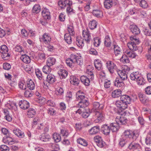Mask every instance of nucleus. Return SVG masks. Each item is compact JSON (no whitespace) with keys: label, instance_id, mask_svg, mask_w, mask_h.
<instances>
[{"label":"nucleus","instance_id":"nucleus-39","mask_svg":"<svg viewBox=\"0 0 151 151\" xmlns=\"http://www.w3.org/2000/svg\"><path fill=\"white\" fill-rule=\"evenodd\" d=\"M125 53L128 57L133 58H135L137 55L133 51H131L129 50H126Z\"/></svg>","mask_w":151,"mask_h":151},{"label":"nucleus","instance_id":"nucleus-60","mask_svg":"<svg viewBox=\"0 0 151 151\" xmlns=\"http://www.w3.org/2000/svg\"><path fill=\"white\" fill-rule=\"evenodd\" d=\"M18 86L19 88L23 90H25L26 88V85L25 82L23 81H20L19 83Z\"/></svg>","mask_w":151,"mask_h":151},{"label":"nucleus","instance_id":"nucleus-7","mask_svg":"<svg viewBox=\"0 0 151 151\" xmlns=\"http://www.w3.org/2000/svg\"><path fill=\"white\" fill-rule=\"evenodd\" d=\"M106 67L108 70L111 73L114 72V70L116 69V65L111 61H108L106 63Z\"/></svg>","mask_w":151,"mask_h":151},{"label":"nucleus","instance_id":"nucleus-23","mask_svg":"<svg viewBox=\"0 0 151 151\" xmlns=\"http://www.w3.org/2000/svg\"><path fill=\"white\" fill-rule=\"evenodd\" d=\"M136 43L134 42H131L128 43L127 45L130 50H132L133 51H135L138 49Z\"/></svg>","mask_w":151,"mask_h":151},{"label":"nucleus","instance_id":"nucleus-42","mask_svg":"<svg viewBox=\"0 0 151 151\" xmlns=\"http://www.w3.org/2000/svg\"><path fill=\"white\" fill-rule=\"evenodd\" d=\"M136 81L139 85H143L145 83V80L141 75Z\"/></svg>","mask_w":151,"mask_h":151},{"label":"nucleus","instance_id":"nucleus-17","mask_svg":"<svg viewBox=\"0 0 151 151\" xmlns=\"http://www.w3.org/2000/svg\"><path fill=\"white\" fill-rule=\"evenodd\" d=\"M55 78L54 75L49 73L47 75L46 81L50 84H52L55 81Z\"/></svg>","mask_w":151,"mask_h":151},{"label":"nucleus","instance_id":"nucleus-32","mask_svg":"<svg viewBox=\"0 0 151 151\" xmlns=\"http://www.w3.org/2000/svg\"><path fill=\"white\" fill-rule=\"evenodd\" d=\"M20 58L22 61L26 63H28L30 62V57L27 55L22 54Z\"/></svg>","mask_w":151,"mask_h":151},{"label":"nucleus","instance_id":"nucleus-61","mask_svg":"<svg viewBox=\"0 0 151 151\" xmlns=\"http://www.w3.org/2000/svg\"><path fill=\"white\" fill-rule=\"evenodd\" d=\"M139 5L141 7L144 8H146L148 5L147 2L145 0H141Z\"/></svg>","mask_w":151,"mask_h":151},{"label":"nucleus","instance_id":"nucleus-4","mask_svg":"<svg viewBox=\"0 0 151 151\" xmlns=\"http://www.w3.org/2000/svg\"><path fill=\"white\" fill-rule=\"evenodd\" d=\"M95 114L94 117L96 119L95 120L96 123L101 122L104 119V114L101 111H98L93 112Z\"/></svg>","mask_w":151,"mask_h":151},{"label":"nucleus","instance_id":"nucleus-27","mask_svg":"<svg viewBox=\"0 0 151 151\" xmlns=\"http://www.w3.org/2000/svg\"><path fill=\"white\" fill-rule=\"evenodd\" d=\"M27 87L30 90H33L35 88V85L33 81L30 79H28L27 81Z\"/></svg>","mask_w":151,"mask_h":151},{"label":"nucleus","instance_id":"nucleus-3","mask_svg":"<svg viewBox=\"0 0 151 151\" xmlns=\"http://www.w3.org/2000/svg\"><path fill=\"white\" fill-rule=\"evenodd\" d=\"M86 107L80 108V109L75 111V113H78L80 114H81V116L83 118H87L90 115V113L88 109H86Z\"/></svg>","mask_w":151,"mask_h":151},{"label":"nucleus","instance_id":"nucleus-10","mask_svg":"<svg viewBox=\"0 0 151 151\" xmlns=\"http://www.w3.org/2000/svg\"><path fill=\"white\" fill-rule=\"evenodd\" d=\"M129 28L131 31L134 35H138L140 33V30L136 25H131Z\"/></svg>","mask_w":151,"mask_h":151},{"label":"nucleus","instance_id":"nucleus-20","mask_svg":"<svg viewBox=\"0 0 151 151\" xmlns=\"http://www.w3.org/2000/svg\"><path fill=\"white\" fill-rule=\"evenodd\" d=\"M131 142V141H129L124 137H122L119 140V145L121 147H123L126 144H129Z\"/></svg>","mask_w":151,"mask_h":151},{"label":"nucleus","instance_id":"nucleus-25","mask_svg":"<svg viewBox=\"0 0 151 151\" xmlns=\"http://www.w3.org/2000/svg\"><path fill=\"white\" fill-rule=\"evenodd\" d=\"M127 74L125 70H119L118 72V75L120 79L123 80L127 79Z\"/></svg>","mask_w":151,"mask_h":151},{"label":"nucleus","instance_id":"nucleus-31","mask_svg":"<svg viewBox=\"0 0 151 151\" xmlns=\"http://www.w3.org/2000/svg\"><path fill=\"white\" fill-rule=\"evenodd\" d=\"M115 104L118 107L124 109L127 108V106L125 105L124 103L121 101V99L120 100L116 101Z\"/></svg>","mask_w":151,"mask_h":151},{"label":"nucleus","instance_id":"nucleus-24","mask_svg":"<svg viewBox=\"0 0 151 151\" xmlns=\"http://www.w3.org/2000/svg\"><path fill=\"white\" fill-rule=\"evenodd\" d=\"M3 141L5 144H8L9 145H12L14 143V142L13 140V139L10 136L9 137H4L3 139Z\"/></svg>","mask_w":151,"mask_h":151},{"label":"nucleus","instance_id":"nucleus-46","mask_svg":"<svg viewBox=\"0 0 151 151\" xmlns=\"http://www.w3.org/2000/svg\"><path fill=\"white\" fill-rule=\"evenodd\" d=\"M121 62L123 63H129V60L128 57L125 54L123 55L120 59Z\"/></svg>","mask_w":151,"mask_h":151},{"label":"nucleus","instance_id":"nucleus-9","mask_svg":"<svg viewBox=\"0 0 151 151\" xmlns=\"http://www.w3.org/2000/svg\"><path fill=\"white\" fill-rule=\"evenodd\" d=\"M120 99L127 106L128 104H130L131 102V98L128 95H123L121 96Z\"/></svg>","mask_w":151,"mask_h":151},{"label":"nucleus","instance_id":"nucleus-47","mask_svg":"<svg viewBox=\"0 0 151 151\" xmlns=\"http://www.w3.org/2000/svg\"><path fill=\"white\" fill-rule=\"evenodd\" d=\"M36 114V111L33 108H30L27 112V115L29 117H32Z\"/></svg>","mask_w":151,"mask_h":151},{"label":"nucleus","instance_id":"nucleus-21","mask_svg":"<svg viewBox=\"0 0 151 151\" xmlns=\"http://www.w3.org/2000/svg\"><path fill=\"white\" fill-rule=\"evenodd\" d=\"M81 81L86 86L90 85V82L89 78L85 76H82L80 78Z\"/></svg>","mask_w":151,"mask_h":151},{"label":"nucleus","instance_id":"nucleus-36","mask_svg":"<svg viewBox=\"0 0 151 151\" xmlns=\"http://www.w3.org/2000/svg\"><path fill=\"white\" fill-rule=\"evenodd\" d=\"M92 13L93 15L98 18L101 17L103 16L102 12L100 10H94Z\"/></svg>","mask_w":151,"mask_h":151},{"label":"nucleus","instance_id":"nucleus-50","mask_svg":"<svg viewBox=\"0 0 151 151\" xmlns=\"http://www.w3.org/2000/svg\"><path fill=\"white\" fill-rule=\"evenodd\" d=\"M50 66H48L47 65L44 66L42 69L43 72L46 74H49L51 72L52 69Z\"/></svg>","mask_w":151,"mask_h":151},{"label":"nucleus","instance_id":"nucleus-40","mask_svg":"<svg viewBox=\"0 0 151 151\" xmlns=\"http://www.w3.org/2000/svg\"><path fill=\"white\" fill-rule=\"evenodd\" d=\"M97 25V22L94 19L90 21L89 22L88 25L89 28L91 29H94L96 28Z\"/></svg>","mask_w":151,"mask_h":151},{"label":"nucleus","instance_id":"nucleus-54","mask_svg":"<svg viewBox=\"0 0 151 151\" xmlns=\"http://www.w3.org/2000/svg\"><path fill=\"white\" fill-rule=\"evenodd\" d=\"M53 138L55 141L56 142H59L61 139L60 136L59 134L57 133H54L53 134Z\"/></svg>","mask_w":151,"mask_h":151},{"label":"nucleus","instance_id":"nucleus-64","mask_svg":"<svg viewBox=\"0 0 151 151\" xmlns=\"http://www.w3.org/2000/svg\"><path fill=\"white\" fill-rule=\"evenodd\" d=\"M48 113L51 115H53L56 114V111L54 108L51 107L48 109Z\"/></svg>","mask_w":151,"mask_h":151},{"label":"nucleus","instance_id":"nucleus-26","mask_svg":"<svg viewBox=\"0 0 151 151\" xmlns=\"http://www.w3.org/2000/svg\"><path fill=\"white\" fill-rule=\"evenodd\" d=\"M99 126H96L92 128L89 130L88 132L91 134H95L99 132Z\"/></svg>","mask_w":151,"mask_h":151},{"label":"nucleus","instance_id":"nucleus-22","mask_svg":"<svg viewBox=\"0 0 151 151\" xmlns=\"http://www.w3.org/2000/svg\"><path fill=\"white\" fill-rule=\"evenodd\" d=\"M123 80L119 78H116L114 81V85L117 87H122L124 85V83Z\"/></svg>","mask_w":151,"mask_h":151},{"label":"nucleus","instance_id":"nucleus-55","mask_svg":"<svg viewBox=\"0 0 151 151\" xmlns=\"http://www.w3.org/2000/svg\"><path fill=\"white\" fill-rule=\"evenodd\" d=\"M14 50L22 54L24 53V50L22 47L19 45L16 46L14 48Z\"/></svg>","mask_w":151,"mask_h":151},{"label":"nucleus","instance_id":"nucleus-45","mask_svg":"<svg viewBox=\"0 0 151 151\" xmlns=\"http://www.w3.org/2000/svg\"><path fill=\"white\" fill-rule=\"evenodd\" d=\"M77 143L84 146H86L88 145L87 142L83 139L79 138L77 140Z\"/></svg>","mask_w":151,"mask_h":151},{"label":"nucleus","instance_id":"nucleus-19","mask_svg":"<svg viewBox=\"0 0 151 151\" xmlns=\"http://www.w3.org/2000/svg\"><path fill=\"white\" fill-rule=\"evenodd\" d=\"M132 131L130 130H125L123 134V137L128 139L129 141L132 140V134H131Z\"/></svg>","mask_w":151,"mask_h":151},{"label":"nucleus","instance_id":"nucleus-44","mask_svg":"<svg viewBox=\"0 0 151 151\" xmlns=\"http://www.w3.org/2000/svg\"><path fill=\"white\" fill-rule=\"evenodd\" d=\"M71 35L68 33L65 34L64 35V39L65 41L69 44H70L72 42V38L70 36Z\"/></svg>","mask_w":151,"mask_h":151},{"label":"nucleus","instance_id":"nucleus-12","mask_svg":"<svg viewBox=\"0 0 151 151\" xmlns=\"http://www.w3.org/2000/svg\"><path fill=\"white\" fill-rule=\"evenodd\" d=\"M20 107L24 109H26L28 108L29 106V103L25 100H22L20 101L19 103Z\"/></svg>","mask_w":151,"mask_h":151},{"label":"nucleus","instance_id":"nucleus-5","mask_svg":"<svg viewBox=\"0 0 151 151\" xmlns=\"http://www.w3.org/2000/svg\"><path fill=\"white\" fill-rule=\"evenodd\" d=\"M8 48L7 46L5 45H1L0 47V52L3 54L2 57L3 58H7L10 56V55L8 53Z\"/></svg>","mask_w":151,"mask_h":151},{"label":"nucleus","instance_id":"nucleus-33","mask_svg":"<svg viewBox=\"0 0 151 151\" xmlns=\"http://www.w3.org/2000/svg\"><path fill=\"white\" fill-rule=\"evenodd\" d=\"M119 124L116 123H111L109 126L110 130L112 132H117L119 129Z\"/></svg>","mask_w":151,"mask_h":151},{"label":"nucleus","instance_id":"nucleus-13","mask_svg":"<svg viewBox=\"0 0 151 151\" xmlns=\"http://www.w3.org/2000/svg\"><path fill=\"white\" fill-rule=\"evenodd\" d=\"M101 130L104 135H109L111 130L109 126L107 124H104L102 126Z\"/></svg>","mask_w":151,"mask_h":151},{"label":"nucleus","instance_id":"nucleus-48","mask_svg":"<svg viewBox=\"0 0 151 151\" xmlns=\"http://www.w3.org/2000/svg\"><path fill=\"white\" fill-rule=\"evenodd\" d=\"M94 41V46L96 47H99L101 43V41L100 38L99 37H95L93 38Z\"/></svg>","mask_w":151,"mask_h":151},{"label":"nucleus","instance_id":"nucleus-16","mask_svg":"<svg viewBox=\"0 0 151 151\" xmlns=\"http://www.w3.org/2000/svg\"><path fill=\"white\" fill-rule=\"evenodd\" d=\"M58 74L61 79L65 78L68 74V72L65 70L60 69L58 72Z\"/></svg>","mask_w":151,"mask_h":151},{"label":"nucleus","instance_id":"nucleus-53","mask_svg":"<svg viewBox=\"0 0 151 151\" xmlns=\"http://www.w3.org/2000/svg\"><path fill=\"white\" fill-rule=\"evenodd\" d=\"M139 97L141 102L143 104L148 101L147 98L145 95L140 94L139 95Z\"/></svg>","mask_w":151,"mask_h":151},{"label":"nucleus","instance_id":"nucleus-30","mask_svg":"<svg viewBox=\"0 0 151 151\" xmlns=\"http://www.w3.org/2000/svg\"><path fill=\"white\" fill-rule=\"evenodd\" d=\"M55 59L54 57H50L48 58L47 60V65L48 66H52L55 63Z\"/></svg>","mask_w":151,"mask_h":151},{"label":"nucleus","instance_id":"nucleus-38","mask_svg":"<svg viewBox=\"0 0 151 151\" xmlns=\"http://www.w3.org/2000/svg\"><path fill=\"white\" fill-rule=\"evenodd\" d=\"M94 63L95 68L98 70H100L102 66L101 61L99 59H97L94 60Z\"/></svg>","mask_w":151,"mask_h":151},{"label":"nucleus","instance_id":"nucleus-28","mask_svg":"<svg viewBox=\"0 0 151 151\" xmlns=\"http://www.w3.org/2000/svg\"><path fill=\"white\" fill-rule=\"evenodd\" d=\"M83 40L80 36H78L76 38V44L79 47H82L84 45Z\"/></svg>","mask_w":151,"mask_h":151},{"label":"nucleus","instance_id":"nucleus-56","mask_svg":"<svg viewBox=\"0 0 151 151\" xmlns=\"http://www.w3.org/2000/svg\"><path fill=\"white\" fill-rule=\"evenodd\" d=\"M66 63L67 65L70 68L74 67V64L75 63L73 61H72L70 59L68 58L66 60Z\"/></svg>","mask_w":151,"mask_h":151},{"label":"nucleus","instance_id":"nucleus-62","mask_svg":"<svg viewBox=\"0 0 151 151\" xmlns=\"http://www.w3.org/2000/svg\"><path fill=\"white\" fill-rule=\"evenodd\" d=\"M111 82L110 80L108 79H106L105 80L104 83V86L105 88H109L110 86Z\"/></svg>","mask_w":151,"mask_h":151},{"label":"nucleus","instance_id":"nucleus-49","mask_svg":"<svg viewBox=\"0 0 151 151\" xmlns=\"http://www.w3.org/2000/svg\"><path fill=\"white\" fill-rule=\"evenodd\" d=\"M40 10V7L38 4H35L34 5L32 10L33 13L37 14L39 12Z\"/></svg>","mask_w":151,"mask_h":151},{"label":"nucleus","instance_id":"nucleus-63","mask_svg":"<svg viewBox=\"0 0 151 151\" xmlns=\"http://www.w3.org/2000/svg\"><path fill=\"white\" fill-rule=\"evenodd\" d=\"M143 32L145 35L147 36H151V29L147 28H144L143 30Z\"/></svg>","mask_w":151,"mask_h":151},{"label":"nucleus","instance_id":"nucleus-43","mask_svg":"<svg viewBox=\"0 0 151 151\" xmlns=\"http://www.w3.org/2000/svg\"><path fill=\"white\" fill-rule=\"evenodd\" d=\"M104 4L105 8L107 9H109L112 6V0H107L104 1Z\"/></svg>","mask_w":151,"mask_h":151},{"label":"nucleus","instance_id":"nucleus-14","mask_svg":"<svg viewBox=\"0 0 151 151\" xmlns=\"http://www.w3.org/2000/svg\"><path fill=\"white\" fill-rule=\"evenodd\" d=\"M40 39L41 42L42 41L45 44L49 43L51 40L50 36L46 33H44L42 37L40 38Z\"/></svg>","mask_w":151,"mask_h":151},{"label":"nucleus","instance_id":"nucleus-15","mask_svg":"<svg viewBox=\"0 0 151 151\" xmlns=\"http://www.w3.org/2000/svg\"><path fill=\"white\" fill-rule=\"evenodd\" d=\"M128 148L130 150H134L136 149H139L140 148V145L138 143H136L134 142H130Z\"/></svg>","mask_w":151,"mask_h":151},{"label":"nucleus","instance_id":"nucleus-57","mask_svg":"<svg viewBox=\"0 0 151 151\" xmlns=\"http://www.w3.org/2000/svg\"><path fill=\"white\" fill-rule=\"evenodd\" d=\"M50 138V136L48 135H42L40 137V140L43 142H47L48 141Z\"/></svg>","mask_w":151,"mask_h":151},{"label":"nucleus","instance_id":"nucleus-59","mask_svg":"<svg viewBox=\"0 0 151 151\" xmlns=\"http://www.w3.org/2000/svg\"><path fill=\"white\" fill-rule=\"evenodd\" d=\"M130 38L131 41H133V42H134L137 44L139 43V38L136 36H131L130 37Z\"/></svg>","mask_w":151,"mask_h":151},{"label":"nucleus","instance_id":"nucleus-11","mask_svg":"<svg viewBox=\"0 0 151 151\" xmlns=\"http://www.w3.org/2000/svg\"><path fill=\"white\" fill-rule=\"evenodd\" d=\"M50 13L49 10L46 8H45L42 12V15L46 20H49L50 18Z\"/></svg>","mask_w":151,"mask_h":151},{"label":"nucleus","instance_id":"nucleus-1","mask_svg":"<svg viewBox=\"0 0 151 151\" xmlns=\"http://www.w3.org/2000/svg\"><path fill=\"white\" fill-rule=\"evenodd\" d=\"M76 97L78 100L80 101L78 104V106L79 108H84L87 107L89 104L87 99L86 97L84 94L79 91L76 93Z\"/></svg>","mask_w":151,"mask_h":151},{"label":"nucleus","instance_id":"nucleus-41","mask_svg":"<svg viewBox=\"0 0 151 151\" xmlns=\"http://www.w3.org/2000/svg\"><path fill=\"white\" fill-rule=\"evenodd\" d=\"M104 43L106 47H110L111 45V42L109 37L108 35L105 36L104 39Z\"/></svg>","mask_w":151,"mask_h":151},{"label":"nucleus","instance_id":"nucleus-18","mask_svg":"<svg viewBox=\"0 0 151 151\" xmlns=\"http://www.w3.org/2000/svg\"><path fill=\"white\" fill-rule=\"evenodd\" d=\"M141 74L138 71L134 72L130 75V78L131 80L136 81Z\"/></svg>","mask_w":151,"mask_h":151},{"label":"nucleus","instance_id":"nucleus-58","mask_svg":"<svg viewBox=\"0 0 151 151\" xmlns=\"http://www.w3.org/2000/svg\"><path fill=\"white\" fill-rule=\"evenodd\" d=\"M2 133L4 135H6V137H9L11 136V134L9 132L7 129L5 128H2L1 129Z\"/></svg>","mask_w":151,"mask_h":151},{"label":"nucleus","instance_id":"nucleus-34","mask_svg":"<svg viewBox=\"0 0 151 151\" xmlns=\"http://www.w3.org/2000/svg\"><path fill=\"white\" fill-rule=\"evenodd\" d=\"M13 132L17 137L20 138H22L24 137V132L18 129L14 130Z\"/></svg>","mask_w":151,"mask_h":151},{"label":"nucleus","instance_id":"nucleus-51","mask_svg":"<svg viewBox=\"0 0 151 151\" xmlns=\"http://www.w3.org/2000/svg\"><path fill=\"white\" fill-rule=\"evenodd\" d=\"M68 30L69 35L72 36H74L75 34L74 29L72 25H69L68 27Z\"/></svg>","mask_w":151,"mask_h":151},{"label":"nucleus","instance_id":"nucleus-52","mask_svg":"<svg viewBox=\"0 0 151 151\" xmlns=\"http://www.w3.org/2000/svg\"><path fill=\"white\" fill-rule=\"evenodd\" d=\"M55 93L58 96L62 95L64 93V90L63 88L58 87L56 88Z\"/></svg>","mask_w":151,"mask_h":151},{"label":"nucleus","instance_id":"nucleus-6","mask_svg":"<svg viewBox=\"0 0 151 151\" xmlns=\"http://www.w3.org/2000/svg\"><path fill=\"white\" fill-rule=\"evenodd\" d=\"M84 39L87 44L89 43L91 40V36L88 29L84 30L82 32Z\"/></svg>","mask_w":151,"mask_h":151},{"label":"nucleus","instance_id":"nucleus-37","mask_svg":"<svg viewBox=\"0 0 151 151\" xmlns=\"http://www.w3.org/2000/svg\"><path fill=\"white\" fill-rule=\"evenodd\" d=\"M122 93V91L118 89L115 90L111 93V96L112 97L116 98L120 96Z\"/></svg>","mask_w":151,"mask_h":151},{"label":"nucleus","instance_id":"nucleus-29","mask_svg":"<svg viewBox=\"0 0 151 151\" xmlns=\"http://www.w3.org/2000/svg\"><path fill=\"white\" fill-rule=\"evenodd\" d=\"M70 79L71 83L74 85L77 86L79 83V80L73 76H70Z\"/></svg>","mask_w":151,"mask_h":151},{"label":"nucleus","instance_id":"nucleus-35","mask_svg":"<svg viewBox=\"0 0 151 151\" xmlns=\"http://www.w3.org/2000/svg\"><path fill=\"white\" fill-rule=\"evenodd\" d=\"M114 51L116 56L121 55L122 54V50L117 45H114Z\"/></svg>","mask_w":151,"mask_h":151},{"label":"nucleus","instance_id":"nucleus-2","mask_svg":"<svg viewBox=\"0 0 151 151\" xmlns=\"http://www.w3.org/2000/svg\"><path fill=\"white\" fill-rule=\"evenodd\" d=\"M122 113V111H119L116 112V114L119 115L116 117L115 121L119 125L125 124L127 122V119L126 117L123 116Z\"/></svg>","mask_w":151,"mask_h":151},{"label":"nucleus","instance_id":"nucleus-8","mask_svg":"<svg viewBox=\"0 0 151 151\" xmlns=\"http://www.w3.org/2000/svg\"><path fill=\"white\" fill-rule=\"evenodd\" d=\"M104 105L103 104H100L99 102H95L93 104V107L92 109V111L95 112L100 111L104 108Z\"/></svg>","mask_w":151,"mask_h":151}]
</instances>
